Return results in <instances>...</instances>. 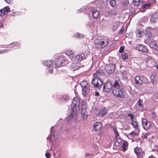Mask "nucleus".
<instances>
[{
  "label": "nucleus",
  "instance_id": "nucleus-33",
  "mask_svg": "<svg viewBox=\"0 0 158 158\" xmlns=\"http://www.w3.org/2000/svg\"><path fill=\"white\" fill-rule=\"evenodd\" d=\"M110 3L112 7H114L116 5V2L115 0H110Z\"/></svg>",
  "mask_w": 158,
  "mask_h": 158
},
{
  "label": "nucleus",
  "instance_id": "nucleus-56",
  "mask_svg": "<svg viewBox=\"0 0 158 158\" xmlns=\"http://www.w3.org/2000/svg\"><path fill=\"white\" fill-rule=\"evenodd\" d=\"M148 158H153V156H149Z\"/></svg>",
  "mask_w": 158,
  "mask_h": 158
},
{
  "label": "nucleus",
  "instance_id": "nucleus-48",
  "mask_svg": "<svg viewBox=\"0 0 158 158\" xmlns=\"http://www.w3.org/2000/svg\"><path fill=\"white\" fill-rule=\"evenodd\" d=\"M156 117V114L154 113H152V118L153 119H154Z\"/></svg>",
  "mask_w": 158,
  "mask_h": 158
},
{
  "label": "nucleus",
  "instance_id": "nucleus-49",
  "mask_svg": "<svg viewBox=\"0 0 158 158\" xmlns=\"http://www.w3.org/2000/svg\"><path fill=\"white\" fill-rule=\"evenodd\" d=\"M155 66L158 71V62H157L155 63Z\"/></svg>",
  "mask_w": 158,
  "mask_h": 158
},
{
  "label": "nucleus",
  "instance_id": "nucleus-47",
  "mask_svg": "<svg viewBox=\"0 0 158 158\" xmlns=\"http://www.w3.org/2000/svg\"><path fill=\"white\" fill-rule=\"evenodd\" d=\"M45 156L47 158H49L50 157V155L48 153H46L45 154Z\"/></svg>",
  "mask_w": 158,
  "mask_h": 158
},
{
  "label": "nucleus",
  "instance_id": "nucleus-51",
  "mask_svg": "<svg viewBox=\"0 0 158 158\" xmlns=\"http://www.w3.org/2000/svg\"><path fill=\"white\" fill-rule=\"evenodd\" d=\"M124 31V29L123 28H122L120 31V33H122Z\"/></svg>",
  "mask_w": 158,
  "mask_h": 158
},
{
  "label": "nucleus",
  "instance_id": "nucleus-29",
  "mask_svg": "<svg viewBox=\"0 0 158 158\" xmlns=\"http://www.w3.org/2000/svg\"><path fill=\"white\" fill-rule=\"evenodd\" d=\"M106 113V109L103 108L100 110L99 112V114L102 116L104 115Z\"/></svg>",
  "mask_w": 158,
  "mask_h": 158
},
{
  "label": "nucleus",
  "instance_id": "nucleus-9",
  "mask_svg": "<svg viewBox=\"0 0 158 158\" xmlns=\"http://www.w3.org/2000/svg\"><path fill=\"white\" fill-rule=\"evenodd\" d=\"M142 122L143 128L146 130L149 129L152 126L151 122L147 120L145 118H142Z\"/></svg>",
  "mask_w": 158,
  "mask_h": 158
},
{
  "label": "nucleus",
  "instance_id": "nucleus-57",
  "mask_svg": "<svg viewBox=\"0 0 158 158\" xmlns=\"http://www.w3.org/2000/svg\"><path fill=\"white\" fill-rule=\"evenodd\" d=\"M151 59V57L149 58V60H150Z\"/></svg>",
  "mask_w": 158,
  "mask_h": 158
},
{
  "label": "nucleus",
  "instance_id": "nucleus-27",
  "mask_svg": "<svg viewBox=\"0 0 158 158\" xmlns=\"http://www.w3.org/2000/svg\"><path fill=\"white\" fill-rule=\"evenodd\" d=\"M65 53L68 56H70L71 58L73 57L74 54L71 51L67 50L65 52Z\"/></svg>",
  "mask_w": 158,
  "mask_h": 158
},
{
  "label": "nucleus",
  "instance_id": "nucleus-21",
  "mask_svg": "<svg viewBox=\"0 0 158 158\" xmlns=\"http://www.w3.org/2000/svg\"><path fill=\"white\" fill-rule=\"evenodd\" d=\"M84 56V53H81L79 55H77L75 58V60L77 61V62H80L83 59V57Z\"/></svg>",
  "mask_w": 158,
  "mask_h": 158
},
{
  "label": "nucleus",
  "instance_id": "nucleus-24",
  "mask_svg": "<svg viewBox=\"0 0 158 158\" xmlns=\"http://www.w3.org/2000/svg\"><path fill=\"white\" fill-rule=\"evenodd\" d=\"M81 115L83 119H85L87 117V114L86 110H81Z\"/></svg>",
  "mask_w": 158,
  "mask_h": 158
},
{
  "label": "nucleus",
  "instance_id": "nucleus-5",
  "mask_svg": "<svg viewBox=\"0 0 158 158\" xmlns=\"http://www.w3.org/2000/svg\"><path fill=\"white\" fill-rule=\"evenodd\" d=\"M92 81V84L93 86L98 87L103 84L102 81L98 77H94Z\"/></svg>",
  "mask_w": 158,
  "mask_h": 158
},
{
  "label": "nucleus",
  "instance_id": "nucleus-18",
  "mask_svg": "<svg viewBox=\"0 0 158 158\" xmlns=\"http://www.w3.org/2000/svg\"><path fill=\"white\" fill-rule=\"evenodd\" d=\"M92 13L93 18L96 19L98 18L100 14L99 11L96 9L93 10L92 11Z\"/></svg>",
  "mask_w": 158,
  "mask_h": 158
},
{
  "label": "nucleus",
  "instance_id": "nucleus-4",
  "mask_svg": "<svg viewBox=\"0 0 158 158\" xmlns=\"http://www.w3.org/2000/svg\"><path fill=\"white\" fill-rule=\"evenodd\" d=\"M68 63V61L66 58L62 56H60L55 61V64L58 67L64 66Z\"/></svg>",
  "mask_w": 158,
  "mask_h": 158
},
{
  "label": "nucleus",
  "instance_id": "nucleus-28",
  "mask_svg": "<svg viewBox=\"0 0 158 158\" xmlns=\"http://www.w3.org/2000/svg\"><path fill=\"white\" fill-rule=\"evenodd\" d=\"M81 110H86L87 104L85 101H82L81 103Z\"/></svg>",
  "mask_w": 158,
  "mask_h": 158
},
{
  "label": "nucleus",
  "instance_id": "nucleus-3",
  "mask_svg": "<svg viewBox=\"0 0 158 158\" xmlns=\"http://www.w3.org/2000/svg\"><path fill=\"white\" fill-rule=\"evenodd\" d=\"M135 83L138 85H142L143 83H148V79L145 76H136L135 78Z\"/></svg>",
  "mask_w": 158,
  "mask_h": 158
},
{
  "label": "nucleus",
  "instance_id": "nucleus-44",
  "mask_svg": "<svg viewBox=\"0 0 158 158\" xmlns=\"http://www.w3.org/2000/svg\"><path fill=\"white\" fill-rule=\"evenodd\" d=\"M68 98V96L67 95H64L63 96L62 98V99H63L65 100H67Z\"/></svg>",
  "mask_w": 158,
  "mask_h": 158
},
{
  "label": "nucleus",
  "instance_id": "nucleus-19",
  "mask_svg": "<svg viewBox=\"0 0 158 158\" xmlns=\"http://www.w3.org/2000/svg\"><path fill=\"white\" fill-rule=\"evenodd\" d=\"M80 64L78 62H73L71 65V67L74 71L78 70L80 68Z\"/></svg>",
  "mask_w": 158,
  "mask_h": 158
},
{
  "label": "nucleus",
  "instance_id": "nucleus-16",
  "mask_svg": "<svg viewBox=\"0 0 158 158\" xmlns=\"http://www.w3.org/2000/svg\"><path fill=\"white\" fill-rule=\"evenodd\" d=\"M150 81L153 84L156 83L158 81V79L156 76V73H153L150 77Z\"/></svg>",
  "mask_w": 158,
  "mask_h": 158
},
{
  "label": "nucleus",
  "instance_id": "nucleus-7",
  "mask_svg": "<svg viewBox=\"0 0 158 158\" xmlns=\"http://www.w3.org/2000/svg\"><path fill=\"white\" fill-rule=\"evenodd\" d=\"M134 151L136 155L137 158H143V156L145 154V152L140 148H135Z\"/></svg>",
  "mask_w": 158,
  "mask_h": 158
},
{
  "label": "nucleus",
  "instance_id": "nucleus-50",
  "mask_svg": "<svg viewBox=\"0 0 158 158\" xmlns=\"http://www.w3.org/2000/svg\"><path fill=\"white\" fill-rule=\"evenodd\" d=\"M93 147L95 149H97L98 148V146H97V145L95 144H93Z\"/></svg>",
  "mask_w": 158,
  "mask_h": 158
},
{
  "label": "nucleus",
  "instance_id": "nucleus-35",
  "mask_svg": "<svg viewBox=\"0 0 158 158\" xmlns=\"http://www.w3.org/2000/svg\"><path fill=\"white\" fill-rule=\"evenodd\" d=\"M138 135V134L137 132H136L134 131H132L130 133L128 134V135L131 137H133L137 135Z\"/></svg>",
  "mask_w": 158,
  "mask_h": 158
},
{
  "label": "nucleus",
  "instance_id": "nucleus-17",
  "mask_svg": "<svg viewBox=\"0 0 158 158\" xmlns=\"http://www.w3.org/2000/svg\"><path fill=\"white\" fill-rule=\"evenodd\" d=\"M149 46L151 48H153L155 50L158 51V42L152 41L150 43Z\"/></svg>",
  "mask_w": 158,
  "mask_h": 158
},
{
  "label": "nucleus",
  "instance_id": "nucleus-2",
  "mask_svg": "<svg viewBox=\"0 0 158 158\" xmlns=\"http://www.w3.org/2000/svg\"><path fill=\"white\" fill-rule=\"evenodd\" d=\"M109 40L106 37L102 38L98 37L95 41V45L96 47L98 48H100L105 47L108 44Z\"/></svg>",
  "mask_w": 158,
  "mask_h": 158
},
{
  "label": "nucleus",
  "instance_id": "nucleus-55",
  "mask_svg": "<svg viewBox=\"0 0 158 158\" xmlns=\"http://www.w3.org/2000/svg\"><path fill=\"white\" fill-rule=\"evenodd\" d=\"M48 68L50 69H53V68L51 66H49V67H48Z\"/></svg>",
  "mask_w": 158,
  "mask_h": 158
},
{
  "label": "nucleus",
  "instance_id": "nucleus-10",
  "mask_svg": "<svg viewBox=\"0 0 158 158\" xmlns=\"http://www.w3.org/2000/svg\"><path fill=\"white\" fill-rule=\"evenodd\" d=\"M112 86L113 85L111 82H107L104 84L103 90L106 92H108L111 90Z\"/></svg>",
  "mask_w": 158,
  "mask_h": 158
},
{
  "label": "nucleus",
  "instance_id": "nucleus-22",
  "mask_svg": "<svg viewBox=\"0 0 158 158\" xmlns=\"http://www.w3.org/2000/svg\"><path fill=\"white\" fill-rule=\"evenodd\" d=\"M104 73L102 71L100 70L97 71L96 73L93 74L94 77H100L104 75Z\"/></svg>",
  "mask_w": 158,
  "mask_h": 158
},
{
  "label": "nucleus",
  "instance_id": "nucleus-1",
  "mask_svg": "<svg viewBox=\"0 0 158 158\" xmlns=\"http://www.w3.org/2000/svg\"><path fill=\"white\" fill-rule=\"evenodd\" d=\"M113 89L112 91V94L115 97L121 98H125L126 92L121 87L118 82L115 81L113 85Z\"/></svg>",
  "mask_w": 158,
  "mask_h": 158
},
{
  "label": "nucleus",
  "instance_id": "nucleus-23",
  "mask_svg": "<svg viewBox=\"0 0 158 158\" xmlns=\"http://www.w3.org/2000/svg\"><path fill=\"white\" fill-rule=\"evenodd\" d=\"M151 6V5L150 3L144 4L142 6L141 8L144 10L143 11H144L146 10L149 9Z\"/></svg>",
  "mask_w": 158,
  "mask_h": 158
},
{
  "label": "nucleus",
  "instance_id": "nucleus-20",
  "mask_svg": "<svg viewBox=\"0 0 158 158\" xmlns=\"http://www.w3.org/2000/svg\"><path fill=\"white\" fill-rule=\"evenodd\" d=\"M131 124L134 127V128L138 132L139 131V126L138 125V122L132 120L131 121Z\"/></svg>",
  "mask_w": 158,
  "mask_h": 158
},
{
  "label": "nucleus",
  "instance_id": "nucleus-26",
  "mask_svg": "<svg viewBox=\"0 0 158 158\" xmlns=\"http://www.w3.org/2000/svg\"><path fill=\"white\" fill-rule=\"evenodd\" d=\"M128 143L127 141H124L122 145V149L125 152L127 149Z\"/></svg>",
  "mask_w": 158,
  "mask_h": 158
},
{
  "label": "nucleus",
  "instance_id": "nucleus-15",
  "mask_svg": "<svg viewBox=\"0 0 158 158\" xmlns=\"http://www.w3.org/2000/svg\"><path fill=\"white\" fill-rule=\"evenodd\" d=\"M158 19V12L153 13L150 18V20L153 23H156Z\"/></svg>",
  "mask_w": 158,
  "mask_h": 158
},
{
  "label": "nucleus",
  "instance_id": "nucleus-14",
  "mask_svg": "<svg viewBox=\"0 0 158 158\" xmlns=\"http://www.w3.org/2000/svg\"><path fill=\"white\" fill-rule=\"evenodd\" d=\"M77 119V116L76 114H71L67 118V120L69 123L76 121Z\"/></svg>",
  "mask_w": 158,
  "mask_h": 158
},
{
  "label": "nucleus",
  "instance_id": "nucleus-58",
  "mask_svg": "<svg viewBox=\"0 0 158 158\" xmlns=\"http://www.w3.org/2000/svg\"><path fill=\"white\" fill-rule=\"evenodd\" d=\"M52 127L51 128V130L52 131Z\"/></svg>",
  "mask_w": 158,
  "mask_h": 158
},
{
  "label": "nucleus",
  "instance_id": "nucleus-43",
  "mask_svg": "<svg viewBox=\"0 0 158 158\" xmlns=\"http://www.w3.org/2000/svg\"><path fill=\"white\" fill-rule=\"evenodd\" d=\"M76 38H78L82 37V35L80 34L79 33H78L77 35H75Z\"/></svg>",
  "mask_w": 158,
  "mask_h": 158
},
{
  "label": "nucleus",
  "instance_id": "nucleus-52",
  "mask_svg": "<svg viewBox=\"0 0 158 158\" xmlns=\"http://www.w3.org/2000/svg\"><path fill=\"white\" fill-rule=\"evenodd\" d=\"M95 95L96 96H98L99 95V93L98 92H96L95 93Z\"/></svg>",
  "mask_w": 158,
  "mask_h": 158
},
{
  "label": "nucleus",
  "instance_id": "nucleus-8",
  "mask_svg": "<svg viewBox=\"0 0 158 158\" xmlns=\"http://www.w3.org/2000/svg\"><path fill=\"white\" fill-rule=\"evenodd\" d=\"M115 67V66L114 64H109L106 65L105 69L108 73L111 74L114 71Z\"/></svg>",
  "mask_w": 158,
  "mask_h": 158
},
{
  "label": "nucleus",
  "instance_id": "nucleus-38",
  "mask_svg": "<svg viewBox=\"0 0 158 158\" xmlns=\"http://www.w3.org/2000/svg\"><path fill=\"white\" fill-rule=\"evenodd\" d=\"M5 15L6 14L5 13V11H4L3 9H2L0 10V16H2Z\"/></svg>",
  "mask_w": 158,
  "mask_h": 158
},
{
  "label": "nucleus",
  "instance_id": "nucleus-13",
  "mask_svg": "<svg viewBox=\"0 0 158 158\" xmlns=\"http://www.w3.org/2000/svg\"><path fill=\"white\" fill-rule=\"evenodd\" d=\"M79 104L78 99L77 98H74L72 100V107L73 108L78 107Z\"/></svg>",
  "mask_w": 158,
  "mask_h": 158
},
{
  "label": "nucleus",
  "instance_id": "nucleus-41",
  "mask_svg": "<svg viewBox=\"0 0 158 158\" xmlns=\"http://www.w3.org/2000/svg\"><path fill=\"white\" fill-rule=\"evenodd\" d=\"M152 98L154 99H158V94L156 93L155 94L152 96Z\"/></svg>",
  "mask_w": 158,
  "mask_h": 158
},
{
  "label": "nucleus",
  "instance_id": "nucleus-12",
  "mask_svg": "<svg viewBox=\"0 0 158 158\" xmlns=\"http://www.w3.org/2000/svg\"><path fill=\"white\" fill-rule=\"evenodd\" d=\"M136 49L137 50L143 52H148V48L146 47L142 44L137 45L136 47Z\"/></svg>",
  "mask_w": 158,
  "mask_h": 158
},
{
  "label": "nucleus",
  "instance_id": "nucleus-36",
  "mask_svg": "<svg viewBox=\"0 0 158 158\" xmlns=\"http://www.w3.org/2000/svg\"><path fill=\"white\" fill-rule=\"evenodd\" d=\"M99 2L100 4L104 5H106L107 3V0H99Z\"/></svg>",
  "mask_w": 158,
  "mask_h": 158
},
{
  "label": "nucleus",
  "instance_id": "nucleus-11",
  "mask_svg": "<svg viewBox=\"0 0 158 158\" xmlns=\"http://www.w3.org/2000/svg\"><path fill=\"white\" fill-rule=\"evenodd\" d=\"M93 130L94 131H99L101 129L102 125L100 122H96L93 125Z\"/></svg>",
  "mask_w": 158,
  "mask_h": 158
},
{
  "label": "nucleus",
  "instance_id": "nucleus-46",
  "mask_svg": "<svg viewBox=\"0 0 158 158\" xmlns=\"http://www.w3.org/2000/svg\"><path fill=\"white\" fill-rule=\"evenodd\" d=\"M124 50V48L123 47H121L120 48L119 51L120 52H123Z\"/></svg>",
  "mask_w": 158,
  "mask_h": 158
},
{
  "label": "nucleus",
  "instance_id": "nucleus-6",
  "mask_svg": "<svg viewBox=\"0 0 158 158\" xmlns=\"http://www.w3.org/2000/svg\"><path fill=\"white\" fill-rule=\"evenodd\" d=\"M80 85L82 87V94L85 96L87 94V92L89 88V85L86 81H82L80 83Z\"/></svg>",
  "mask_w": 158,
  "mask_h": 158
},
{
  "label": "nucleus",
  "instance_id": "nucleus-39",
  "mask_svg": "<svg viewBox=\"0 0 158 158\" xmlns=\"http://www.w3.org/2000/svg\"><path fill=\"white\" fill-rule=\"evenodd\" d=\"M113 129L115 134V135L116 137L117 138L119 135V134L118 132L116 129L114 128Z\"/></svg>",
  "mask_w": 158,
  "mask_h": 158
},
{
  "label": "nucleus",
  "instance_id": "nucleus-53",
  "mask_svg": "<svg viewBox=\"0 0 158 158\" xmlns=\"http://www.w3.org/2000/svg\"><path fill=\"white\" fill-rule=\"evenodd\" d=\"M3 27V24L0 22V29L1 27Z\"/></svg>",
  "mask_w": 158,
  "mask_h": 158
},
{
  "label": "nucleus",
  "instance_id": "nucleus-37",
  "mask_svg": "<svg viewBox=\"0 0 158 158\" xmlns=\"http://www.w3.org/2000/svg\"><path fill=\"white\" fill-rule=\"evenodd\" d=\"M128 57L127 54L125 53H123L122 54V57L123 59H126Z\"/></svg>",
  "mask_w": 158,
  "mask_h": 158
},
{
  "label": "nucleus",
  "instance_id": "nucleus-54",
  "mask_svg": "<svg viewBox=\"0 0 158 158\" xmlns=\"http://www.w3.org/2000/svg\"><path fill=\"white\" fill-rule=\"evenodd\" d=\"M5 1L8 3H10V0H5Z\"/></svg>",
  "mask_w": 158,
  "mask_h": 158
},
{
  "label": "nucleus",
  "instance_id": "nucleus-45",
  "mask_svg": "<svg viewBox=\"0 0 158 158\" xmlns=\"http://www.w3.org/2000/svg\"><path fill=\"white\" fill-rule=\"evenodd\" d=\"M118 27V24H115L113 27V29L115 30Z\"/></svg>",
  "mask_w": 158,
  "mask_h": 158
},
{
  "label": "nucleus",
  "instance_id": "nucleus-34",
  "mask_svg": "<svg viewBox=\"0 0 158 158\" xmlns=\"http://www.w3.org/2000/svg\"><path fill=\"white\" fill-rule=\"evenodd\" d=\"M135 32L138 36L140 37L142 35V31L141 30L137 29L136 31Z\"/></svg>",
  "mask_w": 158,
  "mask_h": 158
},
{
  "label": "nucleus",
  "instance_id": "nucleus-42",
  "mask_svg": "<svg viewBox=\"0 0 158 158\" xmlns=\"http://www.w3.org/2000/svg\"><path fill=\"white\" fill-rule=\"evenodd\" d=\"M142 102V101L140 99H139L138 101V104L139 106H143V105L141 104Z\"/></svg>",
  "mask_w": 158,
  "mask_h": 158
},
{
  "label": "nucleus",
  "instance_id": "nucleus-31",
  "mask_svg": "<svg viewBox=\"0 0 158 158\" xmlns=\"http://www.w3.org/2000/svg\"><path fill=\"white\" fill-rule=\"evenodd\" d=\"M146 35L148 38H151L152 37V34L149 31L147 30L146 32Z\"/></svg>",
  "mask_w": 158,
  "mask_h": 158
},
{
  "label": "nucleus",
  "instance_id": "nucleus-40",
  "mask_svg": "<svg viewBox=\"0 0 158 158\" xmlns=\"http://www.w3.org/2000/svg\"><path fill=\"white\" fill-rule=\"evenodd\" d=\"M128 116L130 117L132 120H133L134 118V115L131 114H127Z\"/></svg>",
  "mask_w": 158,
  "mask_h": 158
},
{
  "label": "nucleus",
  "instance_id": "nucleus-30",
  "mask_svg": "<svg viewBox=\"0 0 158 158\" xmlns=\"http://www.w3.org/2000/svg\"><path fill=\"white\" fill-rule=\"evenodd\" d=\"M53 63V61H52L50 60H48L47 61H45L44 64L46 65L47 66H49L52 64Z\"/></svg>",
  "mask_w": 158,
  "mask_h": 158
},
{
  "label": "nucleus",
  "instance_id": "nucleus-25",
  "mask_svg": "<svg viewBox=\"0 0 158 158\" xmlns=\"http://www.w3.org/2000/svg\"><path fill=\"white\" fill-rule=\"evenodd\" d=\"M144 0H133V3L135 6H138L144 2Z\"/></svg>",
  "mask_w": 158,
  "mask_h": 158
},
{
  "label": "nucleus",
  "instance_id": "nucleus-32",
  "mask_svg": "<svg viewBox=\"0 0 158 158\" xmlns=\"http://www.w3.org/2000/svg\"><path fill=\"white\" fill-rule=\"evenodd\" d=\"M2 9H3V10L5 11V13L6 15L7 14V13L10 11V9L9 6L5 7Z\"/></svg>",
  "mask_w": 158,
  "mask_h": 158
}]
</instances>
